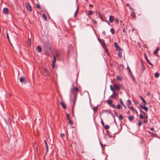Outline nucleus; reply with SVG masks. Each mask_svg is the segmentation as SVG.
I'll return each mask as SVG.
<instances>
[{
  "mask_svg": "<svg viewBox=\"0 0 160 160\" xmlns=\"http://www.w3.org/2000/svg\"><path fill=\"white\" fill-rule=\"evenodd\" d=\"M118 117L119 119L120 120H123V116L121 115H119L118 116Z\"/></svg>",
  "mask_w": 160,
  "mask_h": 160,
  "instance_id": "38",
  "label": "nucleus"
},
{
  "mask_svg": "<svg viewBox=\"0 0 160 160\" xmlns=\"http://www.w3.org/2000/svg\"><path fill=\"white\" fill-rule=\"evenodd\" d=\"M128 119L130 121H131L134 119V117L133 116H131L129 117Z\"/></svg>",
  "mask_w": 160,
  "mask_h": 160,
  "instance_id": "24",
  "label": "nucleus"
},
{
  "mask_svg": "<svg viewBox=\"0 0 160 160\" xmlns=\"http://www.w3.org/2000/svg\"><path fill=\"white\" fill-rule=\"evenodd\" d=\"M128 69L129 71V73H131V71L130 68L128 67Z\"/></svg>",
  "mask_w": 160,
  "mask_h": 160,
  "instance_id": "55",
  "label": "nucleus"
},
{
  "mask_svg": "<svg viewBox=\"0 0 160 160\" xmlns=\"http://www.w3.org/2000/svg\"><path fill=\"white\" fill-rule=\"evenodd\" d=\"M103 48H104L105 52L107 53L108 55V49L107 48V46L106 47H103Z\"/></svg>",
  "mask_w": 160,
  "mask_h": 160,
  "instance_id": "25",
  "label": "nucleus"
},
{
  "mask_svg": "<svg viewBox=\"0 0 160 160\" xmlns=\"http://www.w3.org/2000/svg\"><path fill=\"white\" fill-rule=\"evenodd\" d=\"M116 49H117V51H118L120 50H122L121 48L119 46H118V48H116Z\"/></svg>",
  "mask_w": 160,
  "mask_h": 160,
  "instance_id": "48",
  "label": "nucleus"
},
{
  "mask_svg": "<svg viewBox=\"0 0 160 160\" xmlns=\"http://www.w3.org/2000/svg\"><path fill=\"white\" fill-rule=\"evenodd\" d=\"M145 115L143 116L142 114H140L139 117L141 119H144L143 120V122L145 123H147L148 122V116L146 114Z\"/></svg>",
  "mask_w": 160,
  "mask_h": 160,
  "instance_id": "5",
  "label": "nucleus"
},
{
  "mask_svg": "<svg viewBox=\"0 0 160 160\" xmlns=\"http://www.w3.org/2000/svg\"><path fill=\"white\" fill-rule=\"evenodd\" d=\"M112 102L113 101L112 100L108 99L107 101V103L110 107L113 108H116L115 105L112 103Z\"/></svg>",
  "mask_w": 160,
  "mask_h": 160,
  "instance_id": "8",
  "label": "nucleus"
},
{
  "mask_svg": "<svg viewBox=\"0 0 160 160\" xmlns=\"http://www.w3.org/2000/svg\"><path fill=\"white\" fill-rule=\"evenodd\" d=\"M132 10V11L131 12V15L133 18H136L135 13L133 9Z\"/></svg>",
  "mask_w": 160,
  "mask_h": 160,
  "instance_id": "16",
  "label": "nucleus"
},
{
  "mask_svg": "<svg viewBox=\"0 0 160 160\" xmlns=\"http://www.w3.org/2000/svg\"><path fill=\"white\" fill-rule=\"evenodd\" d=\"M42 72L44 76L49 77L51 75V73L48 70L47 68H43Z\"/></svg>",
  "mask_w": 160,
  "mask_h": 160,
  "instance_id": "4",
  "label": "nucleus"
},
{
  "mask_svg": "<svg viewBox=\"0 0 160 160\" xmlns=\"http://www.w3.org/2000/svg\"><path fill=\"white\" fill-rule=\"evenodd\" d=\"M7 38H8V40L9 41V35H8V33L7 34Z\"/></svg>",
  "mask_w": 160,
  "mask_h": 160,
  "instance_id": "58",
  "label": "nucleus"
},
{
  "mask_svg": "<svg viewBox=\"0 0 160 160\" xmlns=\"http://www.w3.org/2000/svg\"><path fill=\"white\" fill-rule=\"evenodd\" d=\"M110 31L112 34H115V30L113 28H111L110 30Z\"/></svg>",
  "mask_w": 160,
  "mask_h": 160,
  "instance_id": "33",
  "label": "nucleus"
},
{
  "mask_svg": "<svg viewBox=\"0 0 160 160\" xmlns=\"http://www.w3.org/2000/svg\"><path fill=\"white\" fill-rule=\"evenodd\" d=\"M107 133L108 134V135L109 138H111L112 137V136L110 134V133L109 131H107Z\"/></svg>",
  "mask_w": 160,
  "mask_h": 160,
  "instance_id": "32",
  "label": "nucleus"
},
{
  "mask_svg": "<svg viewBox=\"0 0 160 160\" xmlns=\"http://www.w3.org/2000/svg\"><path fill=\"white\" fill-rule=\"evenodd\" d=\"M102 33L103 34V35L104 36H105V35H106V33H105V32L104 31H102Z\"/></svg>",
  "mask_w": 160,
  "mask_h": 160,
  "instance_id": "60",
  "label": "nucleus"
},
{
  "mask_svg": "<svg viewBox=\"0 0 160 160\" xmlns=\"http://www.w3.org/2000/svg\"><path fill=\"white\" fill-rule=\"evenodd\" d=\"M119 101L120 102V103L122 105H124V103H123V102L122 101V100L121 99H120L119 100Z\"/></svg>",
  "mask_w": 160,
  "mask_h": 160,
  "instance_id": "46",
  "label": "nucleus"
},
{
  "mask_svg": "<svg viewBox=\"0 0 160 160\" xmlns=\"http://www.w3.org/2000/svg\"><path fill=\"white\" fill-rule=\"evenodd\" d=\"M152 134H151V135H152L153 136H155V134L153 132H152Z\"/></svg>",
  "mask_w": 160,
  "mask_h": 160,
  "instance_id": "63",
  "label": "nucleus"
},
{
  "mask_svg": "<svg viewBox=\"0 0 160 160\" xmlns=\"http://www.w3.org/2000/svg\"><path fill=\"white\" fill-rule=\"evenodd\" d=\"M110 87L111 90L113 92V94L111 96V97L114 99H116V96L117 95V93L115 92V91H114V88L112 85H110Z\"/></svg>",
  "mask_w": 160,
  "mask_h": 160,
  "instance_id": "6",
  "label": "nucleus"
},
{
  "mask_svg": "<svg viewBox=\"0 0 160 160\" xmlns=\"http://www.w3.org/2000/svg\"><path fill=\"white\" fill-rule=\"evenodd\" d=\"M98 16H99V18H100L101 20L102 21H104L102 19V14L99 12H98Z\"/></svg>",
  "mask_w": 160,
  "mask_h": 160,
  "instance_id": "27",
  "label": "nucleus"
},
{
  "mask_svg": "<svg viewBox=\"0 0 160 160\" xmlns=\"http://www.w3.org/2000/svg\"><path fill=\"white\" fill-rule=\"evenodd\" d=\"M27 44L29 46L31 45V39L29 38H28L27 40Z\"/></svg>",
  "mask_w": 160,
  "mask_h": 160,
  "instance_id": "30",
  "label": "nucleus"
},
{
  "mask_svg": "<svg viewBox=\"0 0 160 160\" xmlns=\"http://www.w3.org/2000/svg\"><path fill=\"white\" fill-rule=\"evenodd\" d=\"M73 107H72V115H74V111H73Z\"/></svg>",
  "mask_w": 160,
  "mask_h": 160,
  "instance_id": "61",
  "label": "nucleus"
},
{
  "mask_svg": "<svg viewBox=\"0 0 160 160\" xmlns=\"http://www.w3.org/2000/svg\"><path fill=\"white\" fill-rule=\"evenodd\" d=\"M37 49L39 52H41L42 51V48L39 46H37Z\"/></svg>",
  "mask_w": 160,
  "mask_h": 160,
  "instance_id": "19",
  "label": "nucleus"
},
{
  "mask_svg": "<svg viewBox=\"0 0 160 160\" xmlns=\"http://www.w3.org/2000/svg\"><path fill=\"white\" fill-rule=\"evenodd\" d=\"M114 112L116 116L118 117V113L115 111H114Z\"/></svg>",
  "mask_w": 160,
  "mask_h": 160,
  "instance_id": "57",
  "label": "nucleus"
},
{
  "mask_svg": "<svg viewBox=\"0 0 160 160\" xmlns=\"http://www.w3.org/2000/svg\"><path fill=\"white\" fill-rule=\"evenodd\" d=\"M44 48L46 52V54L47 55H48L49 51L51 50L50 45L48 44L45 43L44 46Z\"/></svg>",
  "mask_w": 160,
  "mask_h": 160,
  "instance_id": "3",
  "label": "nucleus"
},
{
  "mask_svg": "<svg viewBox=\"0 0 160 160\" xmlns=\"http://www.w3.org/2000/svg\"><path fill=\"white\" fill-rule=\"evenodd\" d=\"M140 111L141 113L143 114L144 115H146L145 113L142 110L140 109Z\"/></svg>",
  "mask_w": 160,
  "mask_h": 160,
  "instance_id": "51",
  "label": "nucleus"
},
{
  "mask_svg": "<svg viewBox=\"0 0 160 160\" xmlns=\"http://www.w3.org/2000/svg\"><path fill=\"white\" fill-rule=\"evenodd\" d=\"M100 145H101V147H102V148H103V144L101 142H100Z\"/></svg>",
  "mask_w": 160,
  "mask_h": 160,
  "instance_id": "64",
  "label": "nucleus"
},
{
  "mask_svg": "<svg viewBox=\"0 0 160 160\" xmlns=\"http://www.w3.org/2000/svg\"><path fill=\"white\" fill-rule=\"evenodd\" d=\"M140 140L141 142V143L142 144L143 143V142L144 141V140L143 138H140Z\"/></svg>",
  "mask_w": 160,
  "mask_h": 160,
  "instance_id": "44",
  "label": "nucleus"
},
{
  "mask_svg": "<svg viewBox=\"0 0 160 160\" xmlns=\"http://www.w3.org/2000/svg\"><path fill=\"white\" fill-rule=\"evenodd\" d=\"M68 120H69L68 122L70 124V125H72L73 124L72 121L70 119H69Z\"/></svg>",
  "mask_w": 160,
  "mask_h": 160,
  "instance_id": "39",
  "label": "nucleus"
},
{
  "mask_svg": "<svg viewBox=\"0 0 160 160\" xmlns=\"http://www.w3.org/2000/svg\"><path fill=\"white\" fill-rule=\"evenodd\" d=\"M139 97L141 98L144 103L143 105L142 103L140 105V107L141 109H144L146 112H147L148 110V107L145 106V105L147 104V103L145 100L142 96H140Z\"/></svg>",
  "mask_w": 160,
  "mask_h": 160,
  "instance_id": "2",
  "label": "nucleus"
},
{
  "mask_svg": "<svg viewBox=\"0 0 160 160\" xmlns=\"http://www.w3.org/2000/svg\"><path fill=\"white\" fill-rule=\"evenodd\" d=\"M127 103L128 105L129 106L131 105L132 102L130 99H128L127 100Z\"/></svg>",
  "mask_w": 160,
  "mask_h": 160,
  "instance_id": "35",
  "label": "nucleus"
},
{
  "mask_svg": "<svg viewBox=\"0 0 160 160\" xmlns=\"http://www.w3.org/2000/svg\"><path fill=\"white\" fill-rule=\"evenodd\" d=\"M101 123L102 124V125L103 126H104V122L102 121V119H101Z\"/></svg>",
  "mask_w": 160,
  "mask_h": 160,
  "instance_id": "56",
  "label": "nucleus"
},
{
  "mask_svg": "<svg viewBox=\"0 0 160 160\" xmlns=\"http://www.w3.org/2000/svg\"><path fill=\"white\" fill-rule=\"evenodd\" d=\"M126 29L125 28H124L122 29L123 32L125 33L126 32Z\"/></svg>",
  "mask_w": 160,
  "mask_h": 160,
  "instance_id": "52",
  "label": "nucleus"
},
{
  "mask_svg": "<svg viewBox=\"0 0 160 160\" xmlns=\"http://www.w3.org/2000/svg\"><path fill=\"white\" fill-rule=\"evenodd\" d=\"M128 108L130 109L132 111H135V109L133 107H131L129 106L128 105H127Z\"/></svg>",
  "mask_w": 160,
  "mask_h": 160,
  "instance_id": "26",
  "label": "nucleus"
},
{
  "mask_svg": "<svg viewBox=\"0 0 160 160\" xmlns=\"http://www.w3.org/2000/svg\"><path fill=\"white\" fill-rule=\"evenodd\" d=\"M159 50V47H157L156 49H155L153 52V54L157 57H159V55L158 54V52Z\"/></svg>",
  "mask_w": 160,
  "mask_h": 160,
  "instance_id": "11",
  "label": "nucleus"
},
{
  "mask_svg": "<svg viewBox=\"0 0 160 160\" xmlns=\"http://www.w3.org/2000/svg\"><path fill=\"white\" fill-rule=\"evenodd\" d=\"M79 9V8L78 7H77V8L75 11V13H74V17H75L77 16V14L78 12V10Z\"/></svg>",
  "mask_w": 160,
  "mask_h": 160,
  "instance_id": "37",
  "label": "nucleus"
},
{
  "mask_svg": "<svg viewBox=\"0 0 160 160\" xmlns=\"http://www.w3.org/2000/svg\"><path fill=\"white\" fill-rule=\"evenodd\" d=\"M142 71H144L145 70V69H146V68H145V66L144 65L143 63V62H142Z\"/></svg>",
  "mask_w": 160,
  "mask_h": 160,
  "instance_id": "31",
  "label": "nucleus"
},
{
  "mask_svg": "<svg viewBox=\"0 0 160 160\" xmlns=\"http://www.w3.org/2000/svg\"><path fill=\"white\" fill-rule=\"evenodd\" d=\"M66 116L68 120H69V119H70L69 118L70 115L69 114L67 113L66 115Z\"/></svg>",
  "mask_w": 160,
  "mask_h": 160,
  "instance_id": "42",
  "label": "nucleus"
},
{
  "mask_svg": "<svg viewBox=\"0 0 160 160\" xmlns=\"http://www.w3.org/2000/svg\"><path fill=\"white\" fill-rule=\"evenodd\" d=\"M114 19L115 18L113 16L110 15L109 17V21L111 22H112Z\"/></svg>",
  "mask_w": 160,
  "mask_h": 160,
  "instance_id": "15",
  "label": "nucleus"
},
{
  "mask_svg": "<svg viewBox=\"0 0 160 160\" xmlns=\"http://www.w3.org/2000/svg\"><path fill=\"white\" fill-rule=\"evenodd\" d=\"M104 128L105 129L107 130L110 128V126L108 125H106L105 126Z\"/></svg>",
  "mask_w": 160,
  "mask_h": 160,
  "instance_id": "36",
  "label": "nucleus"
},
{
  "mask_svg": "<svg viewBox=\"0 0 160 160\" xmlns=\"http://www.w3.org/2000/svg\"><path fill=\"white\" fill-rule=\"evenodd\" d=\"M114 47L116 48H117L118 47V44L117 42H115L114 43Z\"/></svg>",
  "mask_w": 160,
  "mask_h": 160,
  "instance_id": "41",
  "label": "nucleus"
},
{
  "mask_svg": "<svg viewBox=\"0 0 160 160\" xmlns=\"http://www.w3.org/2000/svg\"><path fill=\"white\" fill-rule=\"evenodd\" d=\"M109 113L111 114L113 117H114V115H113V114L110 111L109 112Z\"/></svg>",
  "mask_w": 160,
  "mask_h": 160,
  "instance_id": "62",
  "label": "nucleus"
},
{
  "mask_svg": "<svg viewBox=\"0 0 160 160\" xmlns=\"http://www.w3.org/2000/svg\"><path fill=\"white\" fill-rule=\"evenodd\" d=\"M114 90L115 89L119 91L120 89V88L118 85L116 84H113Z\"/></svg>",
  "mask_w": 160,
  "mask_h": 160,
  "instance_id": "12",
  "label": "nucleus"
},
{
  "mask_svg": "<svg viewBox=\"0 0 160 160\" xmlns=\"http://www.w3.org/2000/svg\"><path fill=\"white\" fill-rule=\"evenodd\" d=\"M93 14V12L92 10H89L88 14V15H91Z\"/></svg>",
  "mask_w": 160,
  "mask_h": 160,
  "instance_id": "40",
  "label": "nucleus"
},
{
  "mask_svg": "<svg viewBox=\"0 0 160 160\" xmlns=\"http://www.w3.org/2000/svg\"><path fill=\"white\" fill-rule=\"evenodd\" d=\"M117 108L120 109L121 108V106L119 104H118L117 105Z\"/></svg>",
  "mask_w": 160,
  "mask_h": 160,
  "instance_id": "49",
  "label": "nucleus"
},
{
  "mask_svg": "<svg viewBox=\"0 0 160 160\" xmlns=\"http://www.w3.org/2000/svg\"><path fill=\"white\" fill-rule=\"evenodd\" d=\"M20 81L21 83L24 84H26L27 82L26 78L24 77H21L20 78Z\"/></svg>",
  "mask_w": 160,
  "mask_h": 160,
  "instance_id": "10",
  "label": "nucleus"
},
{
  "mask_svg": "<svg viewBox=\"0 0 160 160\" xmlns=\"http://www.w3.org/2000/svg\"><path fill=\"white\" fill-rule=\"evenodd\" d=\"M150 130L152 131H153L154 130V128H150Z\"/></svg>",
  "mask_w": 160,
  "mask_h": 160,
  "instance_id": "59",
  "label": "nucleus"
},
{
  "mask_svg": "<svg viewBox=\"0 0 160 160\" xmlns=\"http://www.w3.org/2000/svg\"><path fill=\"white\" fill-rule=\"evenodd\" d=\"M54 59L52 60V67L53 68H54V66L55 63L56 62V58L55 56H53Z\"/></svg>",
  "mask_w": 160,
  "mask_h": 160,
  "instance_id": "18",
  "label": "nucleus"
},
{
  "mask_svg": "<svg viewBox=\"0 0 160 160\" xmlns=\"http://www.w3.org/2000/svg\"><path fill=\"white\" fill-rule=\"evenodd\" d=\"M42 16L43 18L46 21H47V18L46 15L44 14H42Z\"/></svg>",
  "mask_w": 160,
  "mask_h": 160,
  "instance_id": "28",
  "label": "nucleus"
},
{
  "mask_svg": "<svg viewBox=\"0 0 160 160\" xmlns=\"http://www.w3.org/2000/svg\"><path fill=\"white\" fill-rule=\"evenodd\" d=\"M44 142L45 145V147L46 148V154H47V153L48 152V144L47 142L45 140H44Z\"/></svg>",
  "mask_w": 160,
  "mask_h": 160,
  "instance_id": "14",
  "label": "nucleus"
},
{
  "mask_svg": "<svg viewBox=\"0 0 160 160\" xmlns=\"http://www.w3.org/2000/svg\"><path fill=\"white\" fill-rule=\"evenodd\" d=\"M3 12L5 14H8L9 13V10L8 8H4L3 9Z\"/></svg>",
  "mask_w": 160,
  "mask_h": 160,
  "instance_id": "17",
  "label": "nucleus"
},
{
  "mask_svg": "<svg viewBox=\"0 0 160 160\" xmlns=\"http://www.w3.org/2000/svg\"><path fill=\"white\" fill-rule=\"evenodd\" d=\"M77 96H74V100L73 101V108H74V106L75 105V104L76 101L77 99Z\"/></svg>",
  "mask_w": 160,
  "mask_h": 160,
  "instance_id": "22",
  "label": "nucleus"
},
{
  "mask_svg": "<svg viewBox=\"0 0 160 160\" xmlns=\"http://www.w3.org/2000/svg\"><path fill=\"white\" fill-rule=\"evenodd\" d=\"M36 8H37L38 9L40 8V6L39 4H38V3H37L36 4Z\"/></svg>",
  "mask_w": 160,
  "mask_h": 160,
  "instance_id": "43",
  "label": "nucleus"
},
{
  "mask_svg": "<svg viewBox=\"0 0 160 160\" xmlns=\"http://www.w3.org/2000/svg\"><path fill=\"white\" fill-rule=\"evenodd\" d=\"M122 51H119L118 52V56L119 58H121L122 57Z\"/></svg>",
  "mask_w": 160,
  "mask_h": 160,
  "instance_id": "20",
  "label": "nucleus"
},
{
  "mask_svg": "<svg viewBox=\"0 0 160 160\" xmlns=\"http://www.w3.org/2000/svg\"><path fill=\"white\" fill-rule=\"evenodd\" d=\"M98 106H97L96 107H94L92 108V109L94 113H96L97 112L98 110Z\"/></svg>",
  "mask_w": 160,
  "mask_h": 160,
  "instance_id": "23",
  "label": "nucleus"
},
{
  "mask_svg": "<svg viewBox=\"0 0 160 160\" xmlns=\"http://www.w3.org/2000/svg\"><path fill=\"white\" fill-rule=\"evenodd\" d=\"M60 104L61 106L62 107V108L64 109H65L66 108V107L65 104L63 102H61L60 103Z\"/></svg>",
  "mask_w": 160,
  "mask_h": 160,
  "instance_id": "21",
  "label": "nucleus"
},
{
  "mask_svg": "<svg viewBox=\"0 0 160 160\" xmlns=\"http://www.w3.org/2000/svg\"><path fill=\"white\" fill-rule=\"evenodd\" d=\"M92 22H93V23H94V24L95 25V24H97V21L95 20H92Z\"/></svg>",
  "mask_w": 160,
  "mask_h": 160,
  "instance_id": "54",
  "label": "nucleus"
},
{
  "mask_svg": "<svg viewBox=\"0 0 160 160\" xmlns=\"http://www.w3.org/2000/svg\"><path fill=\"white\" fill-rule=\"evenodd\" d=\"M117 79L119 81H121L122 80V78H121L119 76H117Z\"/></svg>",
  "mask_w": 160,
  "mask_h": 160,
  "instance_id": "45",
  "label": "nucleus"
},
{
  "mask_svg": "<svg viewBox=\"0 0 160 160\" xmlns=\"http://www.w3.org/2000/svg\"><path fill=\"white\" fill-rule=\"evenodd\" d=\"M144 56H145V58L147 62L150 65H151L152 66H153V65L150 62L149 59L148 58L147 56V55H146V54H144Z\"/></svg>",
  "mask_w": 160,
  "mask_h": 160,
  "instance_id": "13",
  "label": "nucleus"
},
{
  "mask_svg": "<svg viewBox=\"0 0 160 160\" xmlns=\"http://www.w3.org/2000/svg\"><path fill=\"white\" fill-rule=\"evenodd\" d=\"M103 112H109V110L107 109L106 110H103Z\"/></svg>",
  "mask_w": 160,
  "mask_h": 160,
  "instance_id": "53",
  "label": "nucleus"
},
{
  "mask_svg": "<svg viewBox=\"0 0 160 160\" xmlns=\"http://www.w3.org/2000/svg\"><path fill=\"white\" fill-rule=\"evenodd\" d=\"M26 8L27 10L29 12H31L32 11V7L31 5L28 2L25 3Z\"/></svg>",
  "mask_w": 160,
  "mask_h": 160,
  "instance_id": "7",
  "label": "nucleus"
},
{
  "mask_svg": "<svg viewBox=\"0 0 160 160\" xmlns=\"http://www.w3.org/2000/svg\"><path fill=\"white\" fill-rule=\"evenodd\" d=\"M142 124V121L139 120L138 121V125L139 127L141 126Z\"/></svg>",
  "mask_w": 160,
  "mask_h": 160,
  "instance_id": "29",
  "label": "nucleus"
},
{
  "mask_svg": "<svg viewBox=\"0 0 160 160\" xmlns=\"http://www.w3.org/2000/svg\"><path fill=\"white\" fill-rule=\"evenodd\" d=\"M154 76L155 77L157 78H158L159 76V74L158 72H156L154 74Z\"/></svg>",
  "mask_w": 160,
  "mask_h": 160,
  "instance_id": "34",
  "label": "nucleus"
},
{
  "mask_svg": "<svg viewBox=\"0 0 160 160\" xmlns=\"http://www.w3.org/2000/svg\"><path fill=\"white\" fill-rule=\"evenodd\" d=\"M98 41L101 44L102 47H106V44L105 42L104 41L103 39H101L99 38L98 39Z\"/></svg>",
  "mask_w": 160,
  "mask_h": 160,
  "instance_id": "9",
  "label": "nucleus"
},
{
  "mask_svg": "<svg viewBox=\"0 0 160 160\" xmlns=\"http://www.w3.org/2000/svg\"><path fill=\"white\" fill-rule=\"evenodd\" d=\"M126 5L127 6L129 7L130 9H133V8L131 7H130V5L129 3H127L126 4Z\"/></svg>",
  "mask_w": 160,
  "mask_h": 160,
  "instance_id": "47",
  "label": "nucleus"
},
{
  "mask_svg": "<svg viewBox=\"0 0 160 160\" xmlns=\"http://www.w3.org/2000/svg\"><path fill=\"white\" fill-rule=\"evenodd\" d=\"M60 136L62 138H63L65 136V134L64 133H61L60 135Z\"/></svg>",
  "mask_w": 160,
  "mask_h": 160,
  "instance_id": "50",
  "label": "nucleus"
},
{
  "mask_svg": "<svg viewBox=\"0 0 160 160\" xmlns=\"http://www.w3.org/2000/svg\"><path fill=\"white\" fill-rule=\"evenodd\" d=\"M80 91L78 88L77 87H74V84L73 83L72 85V87L70 90V92L74 96H77L78 93Z\"/></svg>",
  "mask_w": 160,
  "mask_h": 160,
  "instance_id": "1",
  "label": "nucleus"
}]
</instances>
